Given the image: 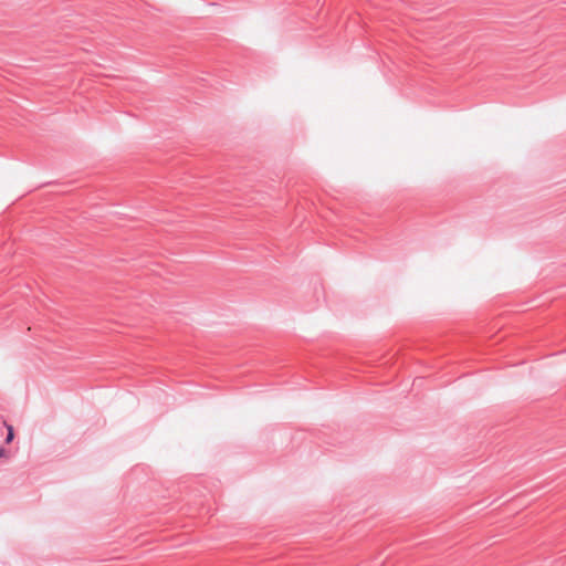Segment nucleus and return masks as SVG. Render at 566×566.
I'll use <instances>...</instances> for the list:
<instances>
[{
    "instance_id": "2",
    "label": "nucleus",
    "mask_w": 566,
    "mask_h": 566,
    "mask_svg": "<svg viewBox=\"0 0 566 566\" xmlns=\"http://www.w3.org/2000/svg\"><path fill=\"white\" fill-rule=\"evenodd\" d=\"M4 452H6V451H4V449H2V448L0 447V458L4 455Z\"/></svg>"
},
{
    "instance_id": "1",
    "label": "nucleus",
    "mask_w": 566,
    "mask_h": 566,
    "mask_svg": "<svg viewBox=\"0 0 566 566\" xmlns=\"http://www.w3.org/2000/svg\"><path fill=\"white\" fill-rule=\"evenodd\" d=\"M14 434H13V428L11 426H8V434L6 438V442L9 443L12 441Z\"/></svg>"
}]
</instances>
